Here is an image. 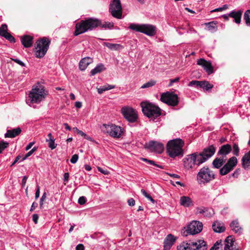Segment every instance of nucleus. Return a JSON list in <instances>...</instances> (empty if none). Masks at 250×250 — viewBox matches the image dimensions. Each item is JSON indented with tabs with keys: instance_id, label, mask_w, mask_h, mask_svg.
Returning a JSON list of instances; mask_svg holds the SVG:
<instances>
[{
	"instance_id": "63",
	"label": "nucleus",
	"mask_w": 250,
	"mask_h": 250,
	"mask_svg": "<svg viewBox=\"0 0 250 250\" xmlns=\"http://www.w3.org/2000/svg\"><path fill=\"white\" fill-rule=\"evenodd\" d=\"M27 178H28V177L26 176H23L22 180V187L25 186Z\"/></svg>"
},
{
	"instance_id": "57",
	"label": "nucleus",
	"mask_w": 250,
	"mask_h": 250,
	"mask_svg": "<svg viewBox=\"0 0 250 250\" xmlns=\"http://www.w3.org/2000/svg\"><path fill=\"white\" fill-rule=\"evenodd\" d=\"M240 172V169L239 168L236 169L235 171L232 173V176L233 177L237 178L238 175L239 174Z\"/></svg>"
},
{
	"instance_id": "26",
	"label": "nucleus",
	"mask_w": 250,
	"mask_h": 250,
	"mask_svg": "<svg viewBox=\"0 0 250 250\" xmlns=\"http://www.w3.org/2000/svg\"><path fill=\"white\" fill-rule=\"evenodd\" d=\"M180 203L181 206L186 208H188L193 206V203L191 199L188 196H183L180 199Z\"/></svg>"
},
{
	"instance_id": "64",
	"label": "nucleus",
	"mask_w": 250,
	"mask_h": 250,
	"mask_svg": "<svg viewBox=\"0 0 250 250\" xmlns=\"http://www.w3.org/2000/svg\"><path fill=\"white\" fill-rule=\"evenodd\" d=\"M77 133L83 137L84 138L86 136V135L85 133H84L83 132L79 129H77Z\"/></svg>"
},
{
	"instance_id": "3",
	"label": "nucleus",
	"mask_w": 250,
	"mask_h": 250,
	"mask_svg": "<svg viewBox=\"0 0 250 250\" xmlns=\"http://www.w3.org/2000/svg\"><path fill=\"white\" fill-rule=\"evenodd\" d=\"M141 106L144 114L153 120L161 115V109L152 104L143 102L141 103Z\"/></svg>"
},
{
	"instance_id": "13",
	"label": "nucleus",
	"mask_w": 250,
	"mask_h": 250,
	"mask_svg": "<svg viewBox=\"0 0 250 250\" xmlns=\"http://www.w3.org/2000/svg\"><path fill=\"white\" fill-rule=\"evenodd\" d=\"M109 12L112 16L117 19H121L122 7L120 0H113L110 4Z\"/></svg>"
},
{
	"instance_id": "7",
	"label": "nucleus",
	"mask_w": 250,
	"mask_h": 250,
	"mask_svg": "<svg viewBox=\"0 0 250 250\" xmlns=\"http://www.w3.org/2000/svg\"><path fill=\"white\" fill-rule=\"evenodd\" d=\"M202 248H203L202 250L207 249L206 243L203 240H199L198 242H184L180 246H177L178 250H199Z\"/></svg>"
},
{
	"instance_id": "17",
	"label": "nucleus",
	"mask_w": 250,
	"mask_h": 250,
	"mask_svg": "<svg viewBox=\"0 0 250 250\" xmlns=\"http://www.w3.org/2000/svg\"><path fill=\"white\" fill-rule=\"evenodd\" d=\"M188 231L193 235L200 232L203 229L202 223L197 221H192L188 227Z\"/></svg>"
},
{
	"instance_id": "21",
	"label": "nucleus",
	"mask_w": 250,
	"mask_h": 250,
	"mask_svg": "<svg viewBox=\"0 0 250 250\" xmlns=\"http://www.w3.org/2000/svg\"><path fill=\"white\" fill-rule=\"evenodd\" d=\"M176 240L174 236L169 234L167 235L164 242V250H169Z\"/></svg>"
},
{
	"instance_id": "49",
	"label": "nucleus",
	"mask_w": 250,
	"mask_h": 250,
	"mask_svg": "<svg viewBox=\"0 0 250 250\" xmlns=\"http://www.w3.org/2000/svg\"><path fill=\"white\" fill-rule=\"evenodd\" d=\"M228 7H229L228 5L225 4L222 7H219V8H216V9H215L212 10L211 12H214L221 11H223L224 10L228 9Z\"/></svg>"
},
{
	"instance_id": "41",
	"label": "nucleus",
	"mask_w": 250,
	"mask_h": 250,
	"mask_svg": "<svg viewBox=\"0 0 250 250\" xmlns=\"http://www.w3.org/2000/svg\"><path fill=\"white\" fill-rule=\"evenodd\" d=\"M9 143L3 141H0V154L9 146Z\"/></svg>"
},
{
	"instance_id": "1",
	"label": "nucleus",
	"mask_w": 250,
	"mask_h": 250,
	"mask_svg": "<svg viewBox=\"0 0 250 250\" xmlns=\"http://www.w3.org/2000/svg\"><path fill=\"white\" fill-rule=\"evenodd\" d=\"M101 24V20L93 18H88L81 20L75 25L74 35L78 36L88 31H92Z\"/></svg>"
},
{
	"instance_id": "50",
	"label": "nucleus",
	"mask_w": 250,
	"mask_h": 250,
	"mask_svg": "<svg viewBox=\"0 0 250 250\" xmlns=\"http://www.w3.org/2000/svg\"><path fill=\"white\" fill-rule=\"evenodd\" d=\"M78 158H79V156L78 154H74L73 155H72L71 159H70V162L72 164H75L78 160Z\"/></svg>"
},
{
	"instance_id": "27",
	"label": "nucleus",
	"mask_w": 250,
	"mask_h": 250,
	"mask_svg": "<svg viewBox=\"0 0 250 250\" xmlns=\"http://www.w3.org/2000/svg\"><path fill=\"white\" fill-rule=\"evenodd\" d=\"M21 129L20 127H17L11 130H7L4 135L5 138H14L21 134Z\"/></svg>"
},
{
	"instance_id": "14",
	"label": "nucleus",
	"mask_w": 250,
	"mask_h": 250,
	"mask_svg": "<svg viewBox=\"0 0 250 250\" xmlns=\"http://www.w3.org/2000/svg\"><path fill=\"white\" fill-rule=\"evenodd\" d=\"M215 151L216 147L214 145H211L204 148L202 152L200 153L197 152V155L202 161V163H203L215 154Z\"/></svg>"
},
{
	"instance_id": "44",
	"label": "nucleus",
	"mask_w": 250,
	"mask_h": 250,
	"mask_svg": "<svg viewBox=\"0 0 250 250\" xmlns=\"http://www.w3.org/2000/svg\"><path fill=\"white\" fill-rule=\"evenodd\" d=\"M37 150V147L35 146L31 150H30L28 153H27L22 158V160H25L28 157L30 156L34 152H35Z\"/></svg>"
},
{
	"instance_id": "56",
	"label": "nucleus",
	"mask_w": 250,
	"mask_h": 250,
	"mask_svg": "<svg viewBox=\"0 0 250 250\" xmlns=\"http://www.w3.org/2000/svg\"><path fill=\"white\" fill-rule=\"evenodd\" d=\"M38 204L36 202H33L32 206H31V207L30 208V211H33L36 208L38 207Z\"/></svg>"
},
{
	"instance_id": "19",
	"label": "nucleus",
	"mask_w": 250,
	"mask_h": 250,
	"mask_svg": "<svg viewBox=\"0 0 250 250\" xmlns=\"http://www.w3.org/2000/svg\"><path fill=\"white\" fill-rule=\"evenodd\" d=\"M198 65L202 66L208 74L209 75L213 72V67L210 62L207 61L204 59H200L197 62Z\"/></svg>"
},
{
	"instance_id": "62",
	"label": "nucleus",
	"mask_w": 250,
	"mask_h": 250,
	"mask_svg": "<svg viewBox=\"0 0 250 250\" xmlns=\"http://www.w3.org/2000/svg\"><path fill=\"white\" fill-rule=\"evenodd\" d=\"M69 173L68 172L65 173L64 174V178L63 181L64 182H67L69 180Z\"/></svg>"
},
{
	"instance_id": "4",
	"label": "nucleus",
	"mask_w": 250,
	"mask_h": 250,
	"mask_svg": "<svg viewBox=\"0 0 250 250\" xmlns=\"http://www.w3.org/2000/svg\"><path fill=\"white\" fill-rule=\"evenodd\" d=\"M50 42V40L46 37H43L37 40L35 47V56L37 58H41L45 55Z\"/></svg>"
},
{
	"instance_id": "34",
	"label": "nucleus",
	"mask_w": 250,
	"mask_h": 250,
	"mask_svg": "<svg viewBox=\"0 0 250 250\" xmlns=\"http://www.w3.org/2000/svg\"><path fill=\"white\" fill-rule=\"evenodd\" d=\"M104 45L112 50H118L123 48L120 44L111 43L109 42H104Z\"/></svg>"
},
{
	"instance_id": "43",
	"label": "nucleus",
	"mask_w": 250,
	"mask_h": 250,
	"mask_svg": "<svg viewBox=\"0 0 250 250\" xmlns=\"http://www.w3.org/2000/svg\"><path fill=\"white\" fill-rule=\"evenodd\" d=\"M141 159L144 161V162H146L150 164H151V165H153L155 166H156L157 167H159L160 168H162V169H163L164 168V167L163 166H160V165H157L156 164L154 161H152V160H148L146 158H141Z\"/></svg>"
},
{
	"instance_id": "20",
	"label": "nucleus",
	"mask_w": 250,
	"mask_h": 250,
	"mask_svg": "<svg viewBox=\"0 0 250 250\" xmlns=\"http://www.w3.org/2000/svg\"><path fill=\"white\" fill-rule=\"evenodd\" d=\"M232 150V146L230 145L227 144L221 146L217 152V155L221 156L227 158V155Z\"/></svg>"
},
{
	"instance_id": "33",
	"label": "nucleus",
	"mask_w": 250,
	"mask_h": 250,
	"mask_svg": "<svg viewBox=\"0 0 250 250\" xmlns=\"http://www.w3.org/2000/svg\"><path fill=\"white\" fill-rule=\"evenodd\" d=\"M48 138L46 139V141L48 142V147L51 149H55L57 146V144L55 143V139L53 137L52 134L49 133L47 135Z\"/></svg>"
},
{
	"instance_id": "37",
	"label": "nucleus",
	"mask_w": 250,
	"mask_h": 250,
	"mask_svg": "<svg viewBox=\"0 0 250 250\" xmlns=\"http://www.w3.org/2000/svg\"><path fill=\"white\" fill-rule=\"evenodd\" d=\"M244 20L246 24L250 26V10H246L244 14Z\"/></svg>"
},
{
	"instance_id": "31",
	"label": "nucleus",
	"mask_w": 250,
	"mask_h": 250,
	"mask_svg": "<svg viewBox=\"0 0 250 250\" xmlns=\"http://www.w3.org/2000/svg\"><path fill=\"white\" fill-rule=\"evenodd\" d=\"M231 229L235 233L239 234L242 233L243 229L239 225V223L237 220L232 221L229 225Z\"/></svg>"
},
{
	"instance_id": "35",
	"label": "nucleus",
	"mask_w": 250,
	"mask_h": 250,
	"mask_svg": "<svg viewBox=\"0 0 250 250\" xmlns=\"http://www.w3.org/2000/svg\"><path fill=\"white\" fill-rule=\"evenodd\" d=\"M105 69V68L104 67V65L102 63H100L98 65H97L95 68L91 70L90 72L91 75L94 76L97 73L102 72Z\"/></svg>"
},
{
	"instance_id": "23",
	"label": "nucleus",
	"mask_w": 250,
	"mask_h": 250,
	"mask_svg": "<svg viewBox=\"0 0 250 250\" xmlns=\"http://www.w3.org/2000/svg\"><path fill=\"white\" fill-rule=\"evenodd\" d=\"M243 11L239 10L237 11H232L229 14V16L234 19V21L237 24H240Z\"/></svg>"
},
{
	"instance_id": "28",
	"label": "nucleus",
	"mask_w": 250,
	"mask_h": 250,
	"mask_svg": "<svg viewBox=\"0 0 250 250\" xmlns=\"http://www.w3.org/2000/svg\"><path fill=\"white\" fill-rule=\"evenodd\" d=\"M196 214H202L204 217H210L212 215V213L207 208L202 207H197L196 208Z\"/></svg>"
},
{
	"instance_id": "16",
	"label": "nucleus",
	"mask_w": 250,
	"mask_h": 250,
	"mask_svg": "<svg viewBox=\"0 0 250 250\" xmlns=\"http://www.w3.org/2000/svg\"><path fill=\"white\" fill-rule=\"evenodd\" d=\"M145 147L151 152H155L160 154L162 153L164 150L163 144L154 141H151L146 143Z\"/></svg>"
},
{
	"instance_id": "24",
	"label": "nucleus",
	"mask_w": 250,
	"mask_h": 250,
	"mask_svg": "<svg viewBox=\"0 0 250 250\" xmlns=\"http://www.w3.org/2000/svg\"><path fill=\"white\" fill-rule=\"evenodd\" d=\"M93 62V59L89 57H85L82 59L79 62L80 69L83 71L87 67V66Z\"/></svg>"
},
{
	"instance_id": "8",
	"label": "nucleus",
	"mask_w": 250,
	"mask_h": 250,
	"mask_svg": "<svg viewBox=\"0 0 250 250\" xmlns=\"http://www.w3.org/2000/svg\"><path fill=\"white\" fill-rule=\"evenodd\" d=\"M102 130L104 133H108L113 138H120L123 133V129L119 126L114 125H103Z\"/></svg>"
},
{
	"instance_id": "52",
	"label": "nucleus",
	"mask_w": 250,
	"mask_h": 250,
	"mask_svg": "<svg viewBox=\"0 0 250 250\" xmlns=\"http://www.w3.org/2000/svg\"><path fill=\"white\" fill-rule=\"evenodd\" d=\"M127 203L129 206L133 207L135 204V201L133 198H130L128 199Z\"/></svg>"
},
{
	"instance_id": "48",
	"label": "nucleus",
	"mask_w": 250,
	"mask_h": 250,
	"mask_svg": "<svg viewBox=\"0 0 250 250\" xmlns=\"http://www.w3.org/2000/svg\"><path fill=\"white\" fill-rule=\"evenodd\" d=\"M221 243V240L217 241L214 244L213 246H212L209 250H220L219 245Z\"/></svg>"
},
{
	"instance_id": "5",
	"label": "nucleus",
	"mask_w": 250,
	"mask_h": 250,
	"mask_svg": "<svg viewBox=\"0 0 250 250\" xmlns=\"http://www.w3.org/2000/svg\"><path fill=\"white\" fill-rule=\"evenodd\" d=\"M46 95L44 86L40 85L33 87L29 98L31 103H39L44 99Z\"/></svg>"
},
{
	"instance_id": "30",
	"label": "nucleus",
	"mask_w": 250,
	"mask_h": 250,
	"mask_svg": "<svg viewBox=\"0 0 250 250\" xmlns=\"http://www.w3.org/2000/svg\"><path fill=\"white\" fill-rule=\"evenodd\" d=\"M212 229L215 232L221 233L225 231V227L223 223L215 221L212 225Z\"/></svg>"
},
{
	"instance_id": "42",
	"label": "nucleus",
	"mask_w": 250,
	"mask_h": 250,
	"mask_svg": "<svg viewBox=\"0 0 250 250\" xmlns=\"http://www.w3.org/2000/svg\"><path fill=\"white\" fill-rule=\"evenodd\" d=\"M156 83V82L154 80H150V81L145 83L142 86L141 88H146L151 87L154 85Z\"/></svg>"
},
{
	"instance_id": "15",
	"label": "nucleus",
	"mask_w": 250,
	"mask_h": 250,
	"mask_svg": "<svg viewBox=\"0 0 250 250\" xmlns=\"http://www.w3.org/2000/svg\"><path fill=\"white\" fill-rule=\"evenodd\" d=\"M122 113L124 117L129 122H136L138 119V115L135 111L131 107H124L121 109Z\"/></svg>"
},
{
	"instance_id": "51",
	"label": "nucleus",
	"mask_w": 250,
	"mask_h": 250,
	"mask_svg": "<svg viewBox=\"0 0 250 250\" xmlns=\"http://www.w3.org/2000/svg\"><path fill=\"white\" fill-rule=\"evenodd\" d=\"M86 199L84 196H81L78 199V203L81 205L86 203Z\"/></svg>"
},
{
	"instance_id": "18",
	"label": "nucleus",
	"mask_w": 250,
	"mask_h": 250,
	"mask_svg": "<svg viewBox=\"0 0 250 250\" xmlns=\"http://www.w3.org/2000/svg\"><path fill=\"white\" fill-rule=\"evenodd\" d=\"M188 85L203 88L205 89L206 90H208L213 87V85L206 81H199L196 80H193L189 83Z\"/></svg>"
},
{
	"instance_id": "45",
	"label": "nucleus",
	"mask_w": 250,
	"mask_h": 250,
	"mask_svg": "<svg viewBox=\"0 0 250 250\" xmlns=\"http://www.w3.org/2000/svg\"><path fill=\"white\" fill-rule=\"evenodd\" d=\"M141 192L142 194L149 200L152 202L153 203H155V200L152 198V197L148 194L146 191L143 189H141Z\"/></svg>"
},
{
	"instance_id": "54",
	"label": "nucleus",
	"mask_w": 250,
	"mask_h": 250,
	"mask_svg": "<svg viewBox=\"0 0 250 250\" xmlns=\"http://www.w3.org/2000/svg\"><path fill=\"white\" fill-rule=\"evenodd\" d=\"M11 60L14 61V62L17 63L18 64H20V65L22 66H25V64L22 62L20 60H18L17 59H13V58H11Z\"/></svg>"
},
{
	"instance_id": "39",
	"label": "nucleus",
	"mask_w": 250,
	"mask_h": 250,
	"mask_svg": "<svg viewBox=\"0 0 250 250\" xmlns=\"http://www.w3.org/2000/svg\"><path fill=\"white\" fill-rule=\"evenodd\" d=\"M232 153L234 155L236 156H238L239 155V151L240 148L239 147L236 143H233L232 146Z\"/></svg>"
},
{
	"instance_id": "2",
	"label": "nucleus",
	"mask_w": 250,
	"mask_h": 250,
	"mask_svg": "<svg viewBox=\"0 0 250 250\" xmlns=\"http://www.w3.org/2000/svg\"><path fill=\"white\" fill-rule=\"evenodd\" d=\"M184 145V141L181 139H176L168 142L167 146V151L171 158L183 155L182 147Z\"/></svg>"
},
{
	"instance_id": "9",
	"label": "nucleus",
	"mask_w": 250,
	"mask_h": 250,
	"mask_svg": "<svg viewBox=\"0 0 250 250\" xmlns=\"http://www.w3.org/2000/svg\"><path fill=\"white\" fill-rule=\"evenodd\" d=\"M184 167L189 169L193 167L194 165H199L202 164V161L197 155V152L188 155L183 159Z\"/></svg>"
},
{
	"instance_id": "10",
	"label": "nucleus",
	"mask_w": 250,
	"mask_h": 250,
	"mask_svg": "<svg viewBox=\"0 0 250 250\" xmlns=\"http://www.w3.org/2000/svg\"><path fill=\"white\" fill-rule=\"evenodd\" d=\"M161 101L168 105L175 106L179 103L178 95L173 92H167L161 96Z\"/></svg>"
},
{
	"instance_id": "55",
	"label": "nucleus",
	"mask_w": 250,
	"mask_h": 250,
	"mask_svg": "<svg viewBox=\"0 0 250 250\" xmlns=\"http://www.w3.org/2000/svg\"><path fill=\"white\" fill-rule=\"evenodd\" d=\"M40 187L38 185L37 186V190L36 191V193H35V199H37L39 196H40Z\"/></svg>"
},
{
	"instance_id": "60",
	"label": "nucleus",
	"mask_w": 250,
	"mask_h": 250,
	"mask_svg": "<svg viewBox=\"0 0 250 250\" xmlns=\"http://www.w3.org/2000/svg\"><path fill=\"white\" fill-rule=\"evenodd\" d=\"M84 247L83 244H78L76 248V250H84Z\"/></svg>"
},
{
	"instance_id": "25",
	"label": "nucleus",
	"mask_w": 250,
	"mask_h": 250,
	"mask_svg": "<svg viewBox=\"0 0 250 250\" xmlns=\"http://www.w3.org/2000/svg\"><path fill=\"white\" fill-rule=\"evenodd\" d=\"M227 158L220 156L219 157H216L212 162L213 167L215 168H221V167L225 163Z\"/></svg>"
},
{
	"instance_id": "29",
	"label": "nucleus",
	"mask_w": 250,
	"mask_h": 250,
	"mask_svg": "<svg viewBox=\"0 0 250 250\" xmlns=\"http://www.w3.org/2000/svg\"><path fill=\"white\" fill-rule=\"evenodd\" d=\"M242 165L243 167L245 169H249L250 168V150L245 154L242 158Z\"/></svg>"
},
{
	"instance_id": "46",
	"label": "nucleus",
	"mask_w": 250,
	"mask_h": 250,
	"mask_svg": "<svg viewBox=\"0 0 250 250\" xmlns=\"http://www.w3.org/2000/svg\"><path fill=\"white\" fill-rule=\"evenodd\" d=\"M4 38L9 41L10 42H15L16 40L15 38L12 36L9 33H7L5 36L4 35Z\"/></svg>"
},
{
	"instance_id": "11",
	"label": "nucleus",
	"mask_w": 250,
	"mask_h": 250,
	"mask_svg": "<svg viewBox=\"0 0 250 250\" xmlns=\"http://www.w3.org/2000/svg\"><path fill=\"white\" fill-rule=\"evenodd\" d=\"M214 174L212 171L208 167H203L201 168L197 174V179L201 182H208L214 179Z\"/></svg>"
},
{
	"instance_id": "38",
	"label": "nucleus",
	"mask_w": 250,
	"mask_h": 250,
	"mask_svg": "<svg viewBox=\"0 0 250 250\" xmlns=\"http://www.w3.org/2000/svg\"><path fill=\"white\" fill-rule=\"evenodd\" d=\"M8 32L7 25L6 24H2L0 27V36L4 37Z\"/></svg>"
},
{
	"instance_id": "12",
	"label": "nucleus",
	"mask_w": 250,
	"mask_h": 250,
	"mask_svg": "<svg viewBox=\"0 0 250 250\" xmlns=\"http://www.w3.org/2000/svg\"><path fill=\"white\" fill-rule=\"evenodd\" d=\"M238 163L236 157L233 156L230 158L227 162L219 170V173L221 175H225L232 171L236 167Z\"/></svg>"
},
{
	"instance_id": "53",
	"label": "nucleus",
	"mask_w": 250,
	"mask_h": 250,
	"mask_svg": "<svg viewBox=\"0 0 250 250\" xmlns=\"http://www.w3.org/2000/svg\"><path fill=\"white\" fill-rule=\"evenodd\" d=\"M97 168L100 172H101V173L104 175H107L109 173V171L107 170L103 169L101 167H98Z\"/></svg>"
},
{
	"instance_id": "40",
	"label": "nucleus",
	"mask_w": 250,
	"mask_h": 250,
	"mask_svg": "<svg viewBox=\"0 0 250 250\" xmlns=\"http://www.w3.org/2000/svg\"><path fill=\"white\" fill-rule=\"evenodd\" d=\"M99 26L104 29H111L114 26V23H111L109 21H106L104 23H102V21H101V24H100Z\"/></svg>"
},
{
	"instance_id": "58",
	"label": "nucleus",
	"mask_w": 250,
	"mask_h": 250,
	"mask_svg": "<svg viewBox=\"0 0 250 250\" xmlns=\"http://www.w3.org/2000/svg\"><path fill=\"white\" fill-rule=\"evenodd\" d=\"M39 219V216L37 214H34L33 215V221L35 224L38 223V221Z\"/></svg>"
},
{
	"instance_id": "32",
	"label": "nucleus",
	"mask_w": 250,
	"mask_h": 250,
	"mask_svg": "<svg viewBox=\"0 0 250 250\" xmlns=\"http://www.w3.org/2000/svg\"><path fill=\"white\" fill-rule=\"evenodd\" d=\"M225 246L224 250H238V249L233 250L230 249V247H232L233 245V238L232 235L228 236L225 240Z\"/></svg>"
},
{
	"instance_id": "6",
	"label": "nucleus",
	"mask_w": 250,
	"mask_h": 250,
	"mask_svg": "<svg viewBox=\"0 0 250 250\" xmlns=\"http://www.w3.org/2000/svg\"><path fill=\"white\" fill-rule=\"evenodd\" d=\"M129 28L149 36H153L156 33V27L151 24L131 23L129 25Z\"/></svg>"
},
{
	"instance_id": "47",
	"label": "nucleus",
	"mask_w": 250,
	"mask_h": 250,
	"mask_svg": "<svg viewBox=\"0 0 250 250\" xmlns=\"http://www.w3.org/2000/svg\"><path fill=\"white\" fill-rule=\"evenodd\" d=\"M46 198V193L44 192L42 194L41 198L40 199V208H43V202L45 200Z\"/></svg>"
},
{
	"instance_id": "59",
	"label": "nucleus",
	"mask_w": 250,
	"mask_h": 250,
	"mask_svg": "<svg viewBox=\"0 0 250 250\" xmlns=\"http://www.w3.org/2000/svg\"><path fill=\"white\" fill-rule=\"evenodd\" d=\"M180 79L179 78L177 77V78H176L175 79H170V83H169V85L171 86L172 85V84L174 83H176V82H179Z\"/></svg>"
},
{
	"instance_id": "36",
	"label": "nucleus",
	"mask_w": 250,
	"mask_h": 250,
	"mask_svg": "<svg viewBox=\"0 0 250 250\" xmlns=\"http://www.w3.org/2000/svg\"><path fill=\"white\" fill-rule=\"evenodd\" d=\"M206 25L208 27V30H210L211 32H215L217 30L216 23L215 21L207 23H206Z\"/></svg>"
},
{
	"instance_id": "22",
	"label": "nucleus",
	"mask_w": 250,
	"mask_h": 250,
	"mask_svg": "<svg viewBox=\"0 0 250 250\" xmlns=\"http://www.w3.org/2000/svg\"><path fill=\"white\" fill-rule=\"evenodd\" d=\"M21 42L24 47H30L33 44V37L30 35H24L21 37Z\"/></svg>"
},
{
	"instance_id": "61",
	"label": "nucleus",
	"mask_w": 250,
	"mask_h": 250,
	"mask_svg": "<svg viewBox=\"0 0 250 250\" xmlns=\"http://www.w3.org/2000/svg\"><path fill=\"white\" fill-rule=\"evenodd\" d=\"M181 234L184 236H187L188 234H190V233L188 231V228L186 230H182Z\"/></svg>"
}]
</instances>
